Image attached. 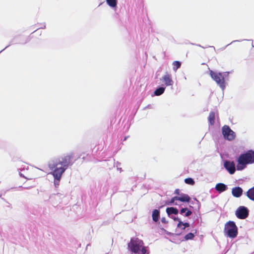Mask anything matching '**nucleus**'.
<instances>
[{"label":"nucleus","instance_id":"obj_27","mask_svg":"<svg viewBox=\"0 0 254 254\" xmlns=\"http://www.w3.org/2000/svg\"><path fill=\"white\" fill-rule=\"evenodd\" d=\"M175 192L176 194H179V190H178V189L176 190Z\"/></svg>","mask_w":254,"mask_h":254},{"label":"nucleus","instance_id":"obj_12","mask_svg":"<svg viewBox=\"0 0 254 254\" xmlns=\"http://www.w3.org/2000/svg\"><path fill=\"white\" fill-rule=\"evenodd\" d=\"M178 201H180L183 202H188L190 200V197L189 195L185 193H181L179 196H177Z\"/></svg>","mask_w":254,"mask_h":254},{"label":"nucleus","instance_id":"obj_1","mask_svg":"<svg viewBox=\"0 0 254 254\" xmlns=\"http://www.w3.org/2000/svg\"><path fill=\"white\" fill-rule=\"evenodd\" d=\"M72 157V154H68L51 160L49 163V167L53 171L52 174L54 178V184L56 186L59 185L62 176L67 169Z\"/></svg>","mask_w":254,"mask_h":254},{"label":"nucleus","instance_id":"obj_2","mask_svg":"<svg viewBox=\"0 0 254 254\" xmlns=\"http://www.w3.org/2000/svg\"><path fill=\"white\" fill-rule=\"evenodd\" d=\"M254 163V151L249 150L241 154L237 159V170L242 171L246 168L249 164Z\"/></svg>","mask_w":254,"mask_h":254},{"label":"nucleus","instance_id":"obj_5","mask_svg":"<svg viewBox=\"0 0 254 254\" xmlns=\"http://www.w3.org/2000/svg\"><path fill=\"white\" fill-rule=\"evenodd\" d=\"M224 232L226 236L235 238L238 234V229L233 221H229L225 224Z\"/></svg>","mask_w":254,"mask_h":254},{"label":"nucleus","instance_id":"obj_14","mask_svg":"<svg viewBox=\"0 0 254 254\" xmlns=\"http://www.w3.org/2000/svg\"><path fill=\"white\" fill-rule=\"evenodd\" d=\"M247 196L251 200L254 201V187L248 190L247 192Z\"/></svg>","mask_w":254,"mask_h":254},{"label":"nucleus","instance_id":"obj_18","mask_svg":"<svg viewBox=\"0 0 254 254\" xmlns=\"http://www.w3.org/2000/svg\"><path fill=\"white\" fill-rule=\"evenodd\" d=\"M184 213H185V216L186 217L190 216L192 213L191 211L189 210L187 208H183L181 209L180 213L183 214Z\"/></svg>","mask_w":254,"mask_h":254},{"label":"nucleus","instance_id":"obj_16","mask_svg":"<svg viewBox=\"0 0 254 254\" xmlns=\"http://www.w3.org/2000/svg\"><path fill=\"white\" fill-rule=\"evenodd\" d=\"M159 211L157 209L154 210L152 212L153 220L155 222H157L159 219Z\"/></svg>","mask_w":254,"mask_h":254},{"label":"nucleus","instance_id":"obj_6","mask_svg":"<svg viewBox=\"0 0 254 254\" xmlns=\"http://www.w3.org/2000/svg\"><path fill=\"white\" fill-rule=\"evenodd\" d=\"M35 171V169L29 168L28 166L25 165L19 169V174L21 177L28 180H31L36 177V175L34 174Z\"/></svg>","mask_w":254,"mask_h":254},{"label":"nucleus","instance_id":"obj_10","mask_svg":"<svg viewBox=\"0 0 254 254\" xmlns=\"http://www.w3.org/2000/svg\"><path fill=\"white\" fill-rule=\"evenodd\" d=\"M243 189L239 187H234L232 189V194L236 197H240L243 193Z\"/></svg>","mask_w":254,"mask_h":254},{"label":"nucleus","instance_id":"obj_20","mask_svg":"<svg viewBox=\"0 0 254 254\" xmlns=\"http://www.w3.org/2000/svg\"><path fill=\"white\" fill-rule=\"evenodd\" d=\"M215 114L213 112H211L208 117V121L211 125H213L214 123Z\"/></svg>","mask_w":254,"mask_h":254},{"label":"nucleus","instance_id":"obj_24","mask_svg":"<svg viewBox=\"0 0 254 254\" xmlns=\"http://www.w3.org/2000/svg\"><path fill=\"white\" fill-rule=\"evenodd\" d=\"M177 198V196H174L173 197L171 200H170V204H174V205H178V202H177L178 201V199H176Z\"/></svg>","mask_w":254,"mask_h":254},{"label":"nucleus","instance_id":"obj_15","mask_svg":"<svg viewBox=\"0 0 254 254\" xmlns=\"http://www.w3.org/2000/svg\"><path fill=\"white\" fill-rule=\"evenodd\" d=\"M166 212L169 215L172 214H177L178 210L174 207H169L166 209Z\"/></svg>","mask_w":254,"mask_h":254},{"label":"nucleus","instance_id":"obj_29","mask_svg":"<svg viewBox=\"0 0 254 254\" xmlns=\"http://www.w3.org/2000/svg\"><path fill=\"white\" fill-rule=\"evenodd\" d=\"M174 220H176V221H180V219L178 218H175Z\"/></svg>","mask_w":254,"mask_h":254},{"label":"nucleus","instance_id":"obj_4","mask_svg":"<svg viewBox=\"0 0 254 254\" xmlns=\"http://www.w3.org/2000/svg\"><path fill=\"white\" fill-rule=\"evenodd\" d=\"M210 75L222 90H224L226 87L225 80L227 76L228 75V73H221L211 70L210 71Z\"/></svg>","mask_w":254,"mask_h":254},{"label":"nucleus","instance_id":"obj_3","mask_svg":"<svg viewBox=\"0 0 254 254\" xmlns=\"http://www.w3.org/2000/svg\"><path fill=\"white\" fill-rule=\"evenodd\" d=\"M128 250L132 254H148L146 247L144 246L142 240L137 238H132L130 239L127 245Z\"/></svg>","mask_w":254,"mask_h":254},{"label":"nucleus","instance_id":"obj_21","mask_svg":"<svg viewBox=\"0 0 254 254\" xmlns=\"http://www.w3.org/2000/svg\"><path fill=\"white\" fill-rule=\"evenodd\" d=\"M174 67L173 69L175 71H176L177 69L179 68H180L181 66V63L178 61H175L173 64Z\"/></svg>","mask_w":254,"mask_h":254},{"label":"nucleus","instance_id":"obj_11","mask_svg":"<svg viewBox=\"0 0 254 254\" xmlns=\"http://www.w3.org/2000/svg\"><path fill=\"white\" fill-rule=\"evenodd\" d=\"M162 79L166 86H170L173 84V80L171 75L166 74L162 77Z\"/></svg>","mask_w":254,"mask_h":254},{"label":"nucleus","instance_id":"obj_26","mask_svg":"<svg viewBox=\"0 0 254 254\" xmlns=\"http://www.w3.org/2000/svg\"><path fill=\"white\" fill-rule=\"evenodd\" d=\"M183 227L182 228V229L184 230L186 227H188L189 226V224L188 223H184V224H183Z\"/></svg>","mask_w":254,"mask_h":254},{"label":"nucleus","instance_id":"obj_7","mask_svg":"<svg viewBox=\"0 0 254 254\" xmlns=\"http://www.w3.org/2000/svg\"><path fill=\"white\" fill-rule=\"evenodd\" d=\"M222 132L224 138L228 140L231 141L235 138V133L228 126L222 127Z\"/></svg>","mask_w":254,"mask_h":254},{"label":"nucleus","instance_id":"obj_19","mask_svg":"<svg viewBox=\"0 0 254 254\" xmlns=\"http://www.w3.org/2000/svg\"><path fill=\"white\" fill-rule=\"evenodd\" d=\"M165 88L163 87H160V88L157 89L154 91V94L156 96H159V95L162 94L165 91Z\"/></svg>","mask_w":254,"mask_h":254},{"label":"nucleus","instance_id":"obj_13","mask_svg":"<svg viewBox=\"0 0 254 254\" xmlns=\"http://www.w3.org/2000/svg\"><path fill=\"white\" fill-rule=\"evenodd\" d=\"M227 189V186L223 183H218L215 186L216 190L219 192H222L225 191Z\"/></svg>","mask_w":254,"mask_h":254},{"label":"nucleus","instance_id":"obj_22","mask_svg":"<svg viewBox=\"0 0 254 254\" xmlns=\"http://www.w3.org/2000/svg\"><path fill=\"white\" fill-rule=\"evenodd\" d=\"M185 182L189 185H193L194 184V181L190 178H187L185 180Z\"/></svg>","mask_w":254,"mask_h":254},{"label":"nucleus","instance_id":"obj_25","mask_svg":"<svg viewBox=\"0 0 254 254\" xmlns=\"http://www.w3.org/2000/svg\"><path fill=\"white\" fill-rule=\"evenodd\" d=\"M183 224H184V223L183 222H182L181 221H179L177 226H178V227L181 228L182 229V228L183 227Z\"/></svg>","mask_w":254,"mask_h":254},{"label":"nucleus","instance_id":"obj_8","mask_svg":"<svg viewBox=\"0 0 254 254\" xmlns=\"http://www.w3.org/2000/svg\"><path fill=\"white\" fill-rule=\"evenodd\" d=\"M235 214L238 218L244 219L248 217L249 210L247 207L241 206L237 208Z\"/></svg>","mask_w":254,"mask_h":254},{"label":"nucleus","instance_id":"obj_23","mask_svg":"<svg viewBox=\"0 0 254 254\" xmlns=\"http://www.w3.org/2000/svg\"><path fill=\"white\" fill-rule=\"evenodd\" d=\"M194 235L193 234H192L191 233H190L185 236V238L186 240H191L194 238Z\"/></svg>","mask_w":254,"mask_h":254},{"label":"nucleus","instance_id":"obj_17","mask_svg":"<svg viewBox=\"0 0 254 254\" xmlns=\"http://www.w3.org/2000/svg\"><path fill=\"white\" fill-rule=\"evenodd\" d=\"M107 3L112 8L117 7V0H106Z\"/></svg>","mask_w":254,"mask_h":254},{"label":"nucleus","instance_id":"obj_28","mask_svg":"<svg viewBox=\"0 0 254 254\" xmlns=\"http://www.w3.org/2000/svg\"><path fill=\"white\" fill-rule=\"evenodd\" d=\"M117 169H118V170L120 172H122V169H121V168H119L118 166H117Z\"/></svg>","mask_w":254,"mask_h":254},{"label":"nucleus","instance_id":"obj_9","mask_svg":"<svg viewBox=\"0 0 254 254\" xmlns=\"http://www.w3.org/2000/svg\"><path fill=\"white\" fill-rule=\"evenodd\" d=\"M224 166L230 174H233L236 171L235 164L233 161H225Z\"/></svg>","mask_w":254,"mask_h":254}]
</instances>
